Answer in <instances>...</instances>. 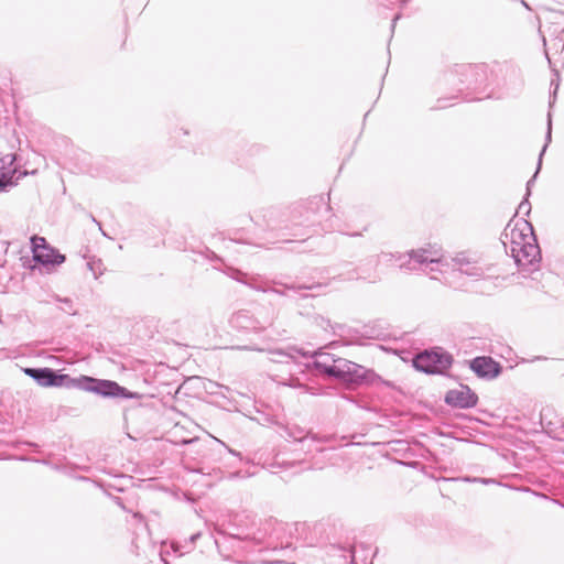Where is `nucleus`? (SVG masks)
<instances>
[{
	"label": "nucleus",
	"instance_id": "obj_1",
	"mask_svg": "<svg viewBox=\"0 0 564 564\" xmlns=\"http://www.w3.org/2000/svg\"><path fill=\"white\" fill-rule=\"evenodd\" d=\"M177 370L164 361L150 362L143 359V409L150 406L144 399H159L165 405L173 400L181 384Z\"/></svg>",
	"mask_w": 564,
	"mask_h": 564
},
{
	"label": "nucleus",
	"instance_id": "obj_2",
	"mask_svg": "<svg viewBox=\"0 0 564 564\" xmlns=\"http://www.w3.org/2000/svg\"><path fill=\"white\" fill-rule=\"evenodd\" d=\"M283 531V525L276 521H268L263 524V528H259L257 531H252L250 528H241L238 525L237 532H229L227 535L239 542L250 544L258 551L262 550H285L291 546V543L280 542V533Z\"/></svg>",
	"mask_w": 564,
	"mask_h": 564
},
{
	"label": "nucleus",
	"instance_id": "obj_3",
	"mask_svg": "<svg viewBox=\"0 0 564 564\" xmlns=\"http://www.w3.org/2000/svg\"><path fill=\"white\" fill-rule=\"evenodd\" d=\"M333 378L349 387L384 386L387 388H394L393 382L384 380L372 369L345 358H339L337 361V368Z\"/></svg>",
	"mask_w": 564,
	"mask_h": 564
},
{
	"label": "nucleus",
	"instance_id": "obj_4",
	"mask_svg": "<svg viewBox=\"0 0 564 564\" xmlns=\"http://www.w3.org/2000/svg\"><path fill=\"white\" fill-rule=\"evenodd\" d=\"M378 261H395L399 269L404 271L426 270L435 271V265L442 262V259L427 249L411 250L408 252H382L378 256Z\"/></svg>",
	"mask_w": 564,
	"mask_h": 564
},
{
	"label": "nucleus",
	"instance_id": "obj_5",
	"mask_svg": "<svg viewBox=\"0 0 564 564\" xmlns=\"http://www.w3.org/2000/svg\"><path fill=\"white\" fill-rule=\"evenodd\" d=\"M453 356L442 348L423 350L413 358V367L427 375H443L453 365Z\"/></svg>",
	"mask_w": 564,
	"mask_h": 564
},
{
	"label": "nucleus",
	"instance_id": "obj_6",
	"mask_svg": "<svg viewBox=\"0 0 564 564\" xmlns=\"http://www.w3.org/2000/svg\"><path fill=\"white\" fill-rule=\"evenodd\" d=\"M284 432L288 437L293 438L296 442L303 443L307 445L304 447L306 453H322L325 451V447L321 446L322 444H326L330 442L332 436L329 435H318L308 431H305L303 427L296 424H286L284 426Z\"/></svg>",
	"mask_w": 564,
	"mask_h": 564
},
{
	"label": "nucleus",
	"instance_id": "obj_7",
	"mask_svg": "<svg viewBox=\"0 0 564 564\" xmlns=\"http://www.w3.org/2000/svg\"><path fill=\"white\" fill-rule=\"evenodd\" d=\"M456 72L460 76V84L468 89H477L484 86L488 79V68L484 64L462 65Z\"/></svg>",
	"mask_w": 564,
	"mask_h": 564
},
{
	"label": "nucleus",
	"instance_id": "obj_8",
	"mask_svg": "<svg viewBox=\"0 0 564 564\" xmlns=\"http://www.w3.org/2000/svg\"><path fill=\"white\" fill-rule=\"evenodd\" d=\"M469 369L480 379L494 380L502 372V366L490 356H477L468 360Z\"/></svg>",
	"mask_w": 564,
	"mask_h": 564
},
{
	"label": "nucleus",
	"instance_id": "obj_9",
	"mask_svg": "<svg viewBox=\"0 0 564 564\" xmlns=\"http://www.w3.org/2000/svg\"><path fill=\"white\" fill-rule=\"evenodd\" d=\"M273 323V317H267L264 319H259L253 316L249 311L241 310L232 314L230 318V324L234 328L239 330H253L260 332L271 326Z\"/></svg>",
	"mask_w": 564,
	"mask_h": 564
},
{
	"label": "nucleus",
	"instance_id": "obj_10",
	"mask_svg": "<svg viewBox=\"0 0 564 564\" xmlns=\"http://www.w3.org/2000/svg\"><path fill=\"white\" fill-rule=\"evenodd\" d=\"M444 402L452 408L470 409L477 405L478 395L467 384H460L445 393Z\"/></svg>",
	"mask_w": 564,
	"mask_h": 564
},
{
	"label": "nucleus",
	"instance_id": "obj_11",
	"mask_svg": "<svg viewBox=\"0 0 564 564\" xmlns=\"http://www.w3.org/2000/svg\"><path fill=\"white\" fill-rule=\"evenodd\" d=\"M32 241V252L35 261L43 264H59L64 262L65 257L50 247L43 237L34 236Z\"/></svg>",
	"mask_w": 564,
	"mask_h": 564
},
{
	"label": "nucleus",
	"instance_id": "obj_12",
	"mask_svg": "<svg viewBox=\"0 0 564 564\" xmlns=\"http://www.w3.org/2000/svg\"><path fill=\"white\" fill-rule=\"evenodd\" d=\"M79 381L90 383V386L86 387L88 391H93L105 397H131L124 388L113 381L96 380L86 376L82 377Z\"/></svg>",
	"mask_w": 564,
	"mask_h": 564
},
{
	"label": "nucleus",
	"instance_id": "obj_13",
	"mask_svg": "<svg viewBox=\"0 0 564 564\" xmlns=\"http://www.w3.org/2000/svg\"><path fill=\"white\" fill-rule=\"evenodd\" d=\"M510 228V224H508L507 228L505 229L502 234V240L506 241H521V242H528L529 240L535 241V236L533 232L532 225L522 218L521 220L517 221L516 225L508 231Z\"/></svg>",
	"mask_w": 564,
	"mask_h": 564
},
{
	"label": "nucleus",
	"instance_id": "obj_14",
	"mask_svg": "<svg viewBox=\"0 0 564 564\" xmlns=\"http://www.w3.org/2000/svg\"><path fill=\"white\" fill-rule=\"evenodd\" d=\"M516 251L518 252L516 263L519 267L533 265L541 259L540 247L536 240L522 242V247H519V250L517 249Z\"/></svg>",
	"mask_w": 564,
	"mask_h": 564
},
{
	"label": "nucleus",
	"instance_id": "obj_15",
	"mask_svg": "<svg viewBox=\"0 0 564 564\" xmlns=\"http://www.w3.org/2000/svg\"><path fill=\"white\" fill-rule=\"evenodd\" d=\"M355 551L341 545L327 546L325 564H354Z\"/></svg>",
	"mask_w": 564,
	"mask_h": 564
},
{
	"label": "nucleus",
	"instance_id": "obj_16",
	"mask_svg": "<svg viewBox=\"0 0 564 564\" xmlns=\"http://www.w3.org/2000/svg\"><path fill=\"white\" fill-rule=\"evenodd\" d=\"M24 372L33 379L41 382L43 386H62L63 381L67 378L65 375H56L50 368L34 369L26 368Z\"/></svg>",
	"mask_w": 564,
	"mask_h": 564
},
{
	"label": "nucleus",
	"instance_id": "obj_17",
	"mask_svg": "<svg viewBox=\"0 0 564 564\" xmlns=\"http://www.w3.org/2000/svg\"><path fill=\"white\" fill-rule=\"evenodd\" d=\"M314 359L312 361V366L322 375H325L329 378H333L336 368L337 361L340 357H335L328 352H316L314 354Z\"/></svg>",
	"mask_w": 564,
	"mask_h": 564
},
{
	"label": "nucleus",
	"instance_id": "obj_18",
	"mask_svg": "<svg viewBox=\"0 0 564 564\" xmlns=\"http://www.w3.org/2000/svg\"><path fill=\"white\" fill-rule=\"evenodd\" d=\"M270 360L279 364H289L296 361L300 357H306V352L295 346H288L285 348H273L269 350Z\"/></svg>",
	"mask_w": 564,
	"mask_h": 564
},
{
	"label": "nucleus",
	"instance_id": "obj_19",
	"mask_svg": "<svg viewBox=\"0 0 564 564\" xmlns=\"http://www.w3.org/2000/svg\"><path fill=\"white\" fill-rule=\"evenodd\" d=\"M13 162L14 156L12 154H0V191L12 184L15 173Z\"/></svg>",
	"mask_w": 564,
	"mask_h": 564
},
{
	"label": "nucleus",
	"instance_id": "obj_20",
	"mask_svg": "<svg viewBox=\"0 0 564 564\" xmlns=\"http://www.w3.org/2000/svg\"><path fill=\"white\" fill-rule=\"evenodd\" d=\"M322 284H282L280 282L272 281L271 282V290L268 293H274L278 295L285 296L288 295V291H292L294 293H300L303 290H314V289H321Z\"/></svg>",
	"mask_w": 564,
	"mask_h": 564
},
{
	"label": "nucleus",
	"instance_id": "obj_21",
	"mask_svg": "<svg viewBox=\"0 0 564 564\" xmlns=\"http://www.w3.org/2000/svg\"><path fill=\"white\" fill-rule=\"evenodd\" d=\"M323 229L326 231H337L339 234L349 236V237H360L362 236V231H354L350 232L347 230V225L341 224L336 215H332L329 219L326 220V224L323 226Z\"/></svg>",
	"mask_w": 564,
	"mask_h": 564
},
{
	"label": "nucleus",
	"instance_id": "obj_22",
	"mask_svg": "<svg viewBox=\"0 0 564 564\" xmlns=\"http://www.w3.org/2000/svg\"><path fill=\"white\" fill-rule=\"evenodd\" d=\"M271 282L272 281L262 280L256 275H250V279L248 281H243V284L256 291L268 293L271 290Z\"/></svg>",
	"mask_w": 564,
	"mask_h": 564
},
{
	"label": "nucleus",
	"instance_id": "obj_23",
	"mask_svg": "<svg viewBox=\"0 0 564 564\" xmlns=\"http://www.w3.org/2000/svg\"><path fill=\"white\" fill-rule=\"evenodd\" d=\"M551 139H552V120H551V113L549 112L547 115V130H546V135H545V144L544 147L542 148L541 152H540V155H539V160H538V171L541 170V166H542V158L546 151V148H547V144L551 142Z\"/></svg>",
	"mask_w": 564,
	"mask_h": 564
},
{
	"label": "nucleus",
	"instance_id": "obj_24",
	"mask_svg": "<svg viewBox=\"0 0 564 564\" xmlns=\"http://www.w3.org/2000/svg\"><path fill=\"white\" fill-rule=\"evenodd\" d=\"M460 272L475 279H479L484 275V270L475 265L471 261H469V267L462 268Z\"/></svg>",
	"mask_w": 564,
	"mask_h": 564
},
{
	"label": "nucleus",
	"instance_id": "obj_25",
	"mask_svg": "<svg viewBox=\"0 0 564 564\" xmlns=\"http://www.w3.org/2000/svg\"><path fill=\"white\" fill-rule=\"evenodd\" d=\"M143 326L150 330L149 338H153L154 333H159V321L153 316L143 317Z\"/></svg>",
	"mask_w": 564,
	"mask_h": 564
},
{
	"label": "nucleus",
	"instance_id": "obj_26",
	"mask_svg": "<svg viewBox=\"0 0 564 564\" xmlns=\"http://www.w3.org/2000/svg\"><path fill=\"white\" fill-rule=\"evenodd\" d=\"M226 273L228 276H230L231 279H234L242 284H243V281H248L250 279V275H248L247 273H245L238 269H235V268H228Z\"/></svg>",
	"mask_w": 564,
	"mask_h": 564
},
{
	"label": "nucleus",
	"instance_id": "obj_27",
	"mask_svg": "<svg viewBox=\"0 0 564 564\" xmlns=\"http://www.w3.org/2000/svg\"><path fill=\"white\" fill-rule=\"evenodd\" d=\"M226 273L228 276H230L231 279H234L242 284H243V281H248L250 279V275H248L247 273H245L238 269H235V268H228Z\"/></svg>",
	"mask_w": 564,
	"mask_h": 564
},
{
	"label": "nucleus",
	"instance_id": "obj_28",
	"mask_svg": "<svg viewBox=\"0 0 564 564\" xmlns=\"http://www.w3.org/2000/svg\"><path fill=\"white\" fill-rule=\"evenodd\" d=\"M226 273L228 276H230L231 279H234L242 284H243V281H248L250 279V275H248L247 273H245L238 269H235V268H228Z\"/></svg>",
	"mask_w": 564,
	"mask_h": 564
},
{
	"label": "nucleus",
	"instance_id": "obj_29",
	"mask_svg": "<svg viewBox=\"0 0 564 564\" xmlns=\"http://www.w3.org/2000/svg\"><path fill=\"white\" fill-rule=\"evenodd\" d=\"M502 243L505 245V248H506V251L509 252L511 254V257L514 259V262L517 261V249L519 250V247H522V242L521 241H509V245H508V241L506 240H502Z\"/></svg>",
	"mask_w": 564,
	"mask_h": 564
},
{
	"label": "nucleus",
	"instance_id": "obj_30",
	"mask_svg": "<svg viewBox=\"0 0 564 564\" xmlns=\"http://www.w3.org/2000/svg\"><path fill=\"white\" fill-rule=\"evenodd\" d=\"M469 261L470 260L464 253H459L453 258V262L459 272L462 271V268L469 267Z\"/></svg>",
	"mask_w": 564,
	"mask_h": 564
},
{
	"label": "nucleus",
	"instance_id": "obj_31",
	"mask_svg": "<svg viewBox=\"0 0 564 564\" xmlns=\"http://www.w3.org/2000/svg\"><path fill=\"white\" fill-rule=\"evenodd\" d=\"M530 196H524L522 202L519 204L517 214H522L524 216H528L531 213V204L529 202Z\"/></svg>",
	"mask_w": 564,
	"mask_h": 564
},
{
	"label": "nucleus",
	"instance_id": "obj_32",
	"mask_svg": "<svg viewBox=\"0 0 564 564\" xmlns=\"http://www.w3.org/2000/svg\"><path fill=\"white\" fill-rule=\"evenodd\" d=\"M465 481H473V482H481V484H491V482H495L494 479L491 478H470V477H466L464 478Z\"/></svg>",
	"mask_w": 564,
	"mask_h": 564
},
{
	"label": "nucleus",
	"instance_id": "obj_33",
	"mask_svg": "<svg viewBox=\"0 0 564 564\" xmlns=\"http://www.w3.org/2000/svg\"><path fill=\"white\" fill-rule=\"evenodd\" d=\"M551 86H554V89H553V91L551 94L550 107H552L553 102L556 99V93H557V89H558V82L555 83V79H552Z\"/></svg>",
	"mask_w": 564,
	"mask_h": 564
},
{
	"label": "nucleus",
	"instance_id": "obj_34",
	"mask_svg": "<svg viewBox=\"0 0 564 564\" xmlns=\"http://www.w3.org/2000/svg\"><path fill=\"white\" fill-rule=\"evenodd\" d=\"M539 172L540 171L536 170L534 175L527 182V192H525L527 196L531 195V186H533Z\"/></svg>",
	"mask_w": 564,
	"mask_h": 564
},
{
	"label": "nucleus",
	"instance_id": "obj_35",
	"mask_svg": "<svg viewBox=\"0 0 564 564\" xmlns=\"http://www.w3.org/2000/svg\"><path fill=\"white\" fill-rule=\"evenodd\" d=\"M243 519L252 520L251 516H249V514H236L234 518L235 524L241 523L243 521Z\"/></svg>",
	"mask_w": 564,
	"mask_h": 564
},
{
	"label": "nucleus",
	"instance_id": "obj_36",
	"mask_svg": "<svg viewBox=\"0 0 564 564\" xmlns=\"http://www.w3.org/2000/svg\"><path fill=\"white\" fill-rule=\"evenodd\" d=\"M553 46L556 47L557 50L561 48L563 50L564 48V41L563 39L561 37H556L553 40Z\"/></svg>",
	"mask_w": 564,
	"mask_h": 564
},
{
	"label": "nucleus",
	"instance_id": "obj_37",
	"mask_svg": "<svg viewBox=\"0 0 564 564\" xmlns=\"http://www.w3.org/2000/svg\"><path fill=\"white\" fill-rule=\"evenodd\" d=\"M217 446H218V447H220V448H224V449L228 451V452H229L230 454H232V455H236V456H239V455H240L239 453H237V452H235V451H232V449L228 448L224 443H221V442H219V441H217Z\"/></svg>",
	"mask_w": 564,
	"mask_h": 564
},
{
	"label": "nucleus",
	"instance_id": "obj_38",
	"mask_svg": "<svg viewBox=\"0 0 564 564\" xmlns=\"http://www.w3.org/2000/svg\"><path fill=\"white\" fill-rule=\"evenodd\" d=\"M218 387H221L220 384H218L217 382H214V381H208V386H205V389L208 390L210 389L212 391L214 390V388H218Z\"/></svg>",
	"mask_w": 564,
	"mask_h": 564
},
{
	"label": "nucleus",
	"instance_id": "obj_39",
	"mask_svg": "<svg viewBox=\"0 0 564 564\" xmlns=\"http://www.w3.org/2000/svg\"><path fill=\"white\" fill-rule=\"evenodd\" d=\"M156 344H159V346H158V347H155V351H156V354L164 355V351H163V346H164V344H160V340H159V339H156Z\"/></svg>",
	"mask_w": 564,
	"mask_h": 564
},
{
	"label": "nucleus",
	"instance_id": "obj_40",
	"mask_svg": "<svg viewBox=\"0 0 564 564\" xmlns=\"http://www.w3.org/2000/svg\"><path fill=\"white\" fill-rule=\"evenodd\" d=\"M152 481H153V478H148V479H144L143 478V488H151L152 487Z\"/></svg>",
	"mask_w": 564,
	"mask_h": 564
},
{
	"label": "nucleus",
	"instance_id": "obj_41",
	"mask_svg": "<svg viewBox=\"0 0 564 564\" xmlns=\"http://www.w3.org/2000/svg\"><path fill=\"white\" fill-rule=\"evenodd\" d=\"M401 18V14L398 13L393 19H392V23H391V30L393 31L394 28H395V24H397V21Z\"/></svg>",
	"mask_w": 564,
	"mask_h": 564
},
{
	"label": "nucleus",
	"instance_id": "obj_42",
	"mask_svg": "<svg viewBox=\"0 0 564 564\" xmlns=\"http://www.w3.org/2000/svg\"><path fill=\"white\" fill-rule=\"evenodd\" d=\"M200 536V533H195V534H192L189 540L192 543H195V541Z\"/></svg>",
	"mask_w": 564,
	"mask_h": 564
},
{
	"label": "nucleus",
	"instance_id": "obj_43",
	"mask_svg": "<svg viewBox=\"0 0 564 564\" xmlns=\"http://www.w3.org/2000/svg\"><path fill=\"white\" fill-rule=\"evenodd\" d=\"M175 133H183L184 135H187L188 131L186 129L181 128V129L176 130Z\"/></svg>",
	"mask_w": 564,
	"mask_h": 564
},
{
	"label": "nucleus",
	"instance_id": "obj_44",
	"mask_svg": "<svg viewBox=\"0 0 564 564\" xmlns=\"http://www.w3.org/2000/svg\"><path fill=\"white\" fill-rule=\"evenodd\" d=\"M195 441H196V440H189V441H187V440H183V441H182V443H183V444H189V443H194Z\"/></svg>",
	"mask_w": 564,
	"mask_h": 564
},
{
	"label": "nucleus",
	"instance_id": "obj_45",
	"mask_svg": "<svg viewBox=\"0 0 564 564\" xmlns=\"http://www.w3.org/2000/svg\"><path fill=\"white\" fill-rule=\"evenodd\" d=\"M161 560L164 562V564H169V562L163 557L162 551L160 552Z\"/></svg>",
	"mask_w": 564,
	"mask_h": 564
},
{
	"label": "nucleus",
	"instance_id": "obj_46",
	"mask_svg": "<svg viewBox=\"0 0 564 564\" xmlns=\"http://www.w3.org/2000/svg\"><path fill=\"white\" fill-rule=\"evenodd\" d=\"M545 56H546V58H547V61H549V64L551 65L552 63H551V58H550V56H549L547 51H545Z\"/></svg>",
	"mask_w": 564,
	"mask_h": 564
},
{
	"label": "nucleus",
	"instance_id": "obj_47",
	"mask_svg": "<svg viewBox=\"0 0 564 564\" xmlns=\"http://www.w3.org/2000/svg\"><path fill=\"white\" fill-rule=\"evenodd\" d=\"M521 3H522L525 8L530 9V8H529V6H528V3H527L524 0H522V1H521Z\"/></svg>",
	"mask_w": 564,
	"mask_h": 564
},
{
	"label": "nucleus",
	"instance_id": "obj_48",
	"mask_svg": "<svg viewBox=\"0 0 564 564\" xmlns=\"http://www.w3.org/2000/svg\"><path fill=\"white\" fill-rule=\"evenodd\" d=\"M300 296H301V297H307L308 295H307V294H304V293H300Z\"/></svg>",
	"mask_w": 564,
	"mask_h": 564
},
{
	"label": "nucleus",
	"instance_id": "obj_49",
	"mask_svg": "<svg viewBox=\"0 0 564 564\" xmlns=\"http://www.w3.org/2000/svg\"><path fill=\"white\" fill-rule=\"evenodd\" d=\"M325 210L329 213L332 210L330 206H327Z\"/></svg>",
	"mask_w": 564,
	"mask_h": 564
},
{
	"label": "nucleus",
	"instance_id": "obj_50",
	"mask_svg": "<svg viewBox=\"0 0 564 564\" xmlns=\"http://www.w3.org/2000/svg\"><path fill=\"white\" fill-rule=\"evenodd\" d=\"M217 532L220 533V534H225V532L220 529H217Z\"/></svg>",
	"mask_w": 564,
	"mask_h": 564
},
{
	"label": "nucleus",
	"instance_id": "obj_51",
	"mask_svg": "<svg viewBox=\"0 0 564 564\" xmlns=\"http://www.w3.org/2000/svg\"><path fill=\"white\" fill-rule=\"evenodd\" d=\"M254 349H256V350H258V351H261V350H262L261 348H254Z\"/></svg>",
	"mask_w": 564,
	"mask_h": 564
},
{
	"label": "nucleus",
	"instance_id": "obj_52",
	"mask_svg": "<svg viewBox=\"0 0 564 564\" xmlns=\"http://www.w3.org/2000/svg\"><path fill=\"white\" fill-rule=\"evenodd\" d=\"M562 33H564V29L562 30Z\"/></svg>",
	"mask_w": 564,
	"mask_h": 564
}]
</instances>
